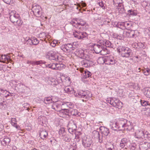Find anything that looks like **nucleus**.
I'll return each instance as SVG.
<instances>
[{
  "label": "nucleus",
  "instance_id": "nucleus-7",
  "mask_svg": "<svg viewBox=\"0 0 150 150\" xmlns=\"http://www.w3.org/2000/svg\"><path fill=\"white\" fill-rule=\"evenodd\" d=\"M107 102L112 106L118 108L121 107L122 103L120 101L115 98H109L107 100Z\"/></svg>",
  "mask_w": 150,
  "mask_h": 150
},
{
  "label": "nucleus",
  "instance_id": "nucleus-46",
  "mask_svg": "<svg viewBox=\"0 0 150 150\" xmlns=\"http://www.w3.org/2000/svg\"><path fill=\"white\" fill-rule=\"evenodd\" d=\"M105 58H104L103 57H100L98 59V62L100 64H103L104 63L105 64Z\"/></svg>",
  "mask_w": 150,
  "mask_h": 150
},
{
  "label": "nucleus",
  "instance_id": "nucleus-59",
  "mask_svg": "<svg viewBox=\"0 0 150 150\" xmlns=\"http://www.w3.org/2000/svg\"><path fill=\"white\" fill-rule=\"evenodd\" d=\"M99 6L101 7L103 9L105 8V6H104L103 3L102 1L100 2H99L98 3Z\"/></svg>",
  "mask_w": 150,
  "mask_h": 150
},
{
  "label": "nucleus",
  "instance_id": "nucleus-19",
  "mask_svg": "<svg viewBox=\"0 0 150 150\" xmlns=\"http://www.w3.org/2000/svg\"><path fill=\"white\" fill-rule=\"evenodd\" d=\"M62 109H65L69 110L70 108H73L74 105L71 102H62L61 103Z\"/></svg>",
  "mask_w": 150,
  "mask_h": 150
},
{
  "label": "nucleus",
  "instance_id": "nucleus-45",
  "mask_svg": "<svg viewBox=\"0 0 150 150\" xmlns=\"http://www.w3.org/2000/svg\"><path fill=\"white\" fill-rule=\"evenodd\" d=\"M141 103L142 105L144 106H146L147 105L150 106V104L149 102L144 100H141Z\"/></svg>",
  "mask_w": 150,
  "mask_h": 150
},
{
  "label": "nucleus",
  "instance_id": "nucleus-21",
  "mask_svg": "<svg viewBox=\"0 0 150 150\" xmlns=\"http://www.w3.org/2000/svg\"><path fill=\"white\" fill-rule=\"evenodd\" d=\"M47 83L52 85H57L59 83V82L56 78L52 77H49L46 79Z\"/></svg>",
  "mask_w": 150,
  "mask_h": 150
},
{
  "label": "nucleus",
  "instance_id": "nucleus-9",
  "mask_svg": "<svg viewBox=\"0 0 150 150\" xmlns=\"http://www.w3.org/2000/svg\"><path fill=\"white\" fill-rule=\"evenodd\" d=\"M82 144L85 148H88L92 146V141L90 137H84L82 139Z\"/></svg>",
  "mask_w": 150,
  "mask_h": 150
},
{
  "label": "nucleus",
  "instance_id": "nucleus-30",
  "mask_svg": "<svg viewBox=\"0 0 150 150\" xmlns=\"http://www.w3.org/2000/svg\"><path fill=\"white\" fill-rule=\"evenodd\" d=\"M1 141V144L4 146L8 145L11 142V139L10 138L6 137Z\"/></svg>",
  "mask_w": 150,
  "mask_h": 150
},
{
  "label": "nucleus",
  "instance_id": "nucleus-57",
  "mask_svg": "<svg viewBox=\"0 0 150 150\" xmlns=\"http://www.w3.org/2000/svg\"><path fill=\"white\" fill-rule=\"evenodd\" d=\"M144 138L146 137H150V134L147 132H144Z\"/></svg>",
  "mask_w": 150,
  "mask_h": 150
},
{
  "label": "nucleus",
  "instance_id": "nucleus-18",
  "mask_svg": "<svg viewBox=\"0 0 150 150\" xmlns=\"http://www.w3.org/2000/svg\"><path fill=\"white\" fill-rule=\"evenodd\" d=\"M116 122L119 128V129L122 130L123 129L125 125V123L127 122V120L123 118H120L117 119Z\"/></svg>",
  "mask_w": 150,
  "mask_h": 150
},
{
  "label": "nucleus",
  "instance_id": "nucleus-43",
  "mask_svg": "<svg viewBox=\"0 0 150 150\" xmlns=\"http://www.w3.org/2000/svg\"><path fill=\"white\" fill-rule=\"evenodd\" d=\"M22 23L23 21L19 17V18L14 23V24L18 26H20L22 25Z\"/></svg>",
  "mask_w": 150,
  "mask_h": 150
},
{
  "label": "nucleus",
  "instance_id": "nucleus-53",
  "mask_svg": "<svg viewBox=\"0 0 150 150\" xmlns=\"http://www.w3.org/2000/svg\"><path fill=\"white\" fill-rule=\"evenodd\" d=\"M41 10H40L39 11H36L35 13H34L35 16L38 17H40L42 15V12L41 11Z\"/></svg>",
  "mask_w": 150,
  "mask_h": 150
},
{
  "label": "nucleus",
  "instance_id": "nucleus-11",
  "mask_svg": "<svg viewBox=\"0 0 150 150\" xmlns=\"http://www.w3.org/2000/svg\"><path fill=\"white\" fill-rule=\"evenodd\" d=\"M130 141L128 138H124L121 139L120 144V147L123 148L125 146L129 147L130 146Z\"/></svg>",
  "mask_w": 150,
  "mask_h": 150
},
{
  "label": "nucleus",
  "instance_id": "nucleus-32",
  "mask_svg": "<svg viewBox=\"0 0 150 150\" xmlns=\"http://www.w3.org/2000/svg\"><path fill=\"white\" fill-rule=\"evenodd\" d=\"M47 132L45 129H42L40 130V136L42 139H44L47 136Z\"/></svg>",
  "mask_w": 150,
  "mask_h": 150
},
{
  "label": "nucleus",
  "instance_id": "nucleus-40",
  "mask_svg": "<svg viewBox=\"0 0 150 150\" xmlns=\"http://www.w3.org/2000/svg\"><path fill=\"white\" fill-rule=\"evenodd\" d=\"M125 29H129L132 26V23L130 22H124Z\"/></svg>",
  "mask_w": 150,
  "mask_h": 150
},
{
  "label": "nucleus",
  "instance_id": "nucleus-52",
  "mask_svg": "<svg viewBox=\"0 0 150 150\" xmlns=\"http://www.w3.org/2000/svg\"><path fill=\"white\" fill-rule=\"evenodd\" d=\"M80 36H81V38L80 39H82L87 37V34L86 32H80Z\"/></svg>",
  "mask_w": 150,
  "mask_h": 150
},
{
  "label": "nucleus",
  "instance_id": "nucleus-3",
  "mask_svg": "<svg viewBox=\"0 0 150 150\" xmlns=\"http://www.w3.org/2000/svg\"><path fill=\"white\" fill-rule=\"evenodd\" d=\"M93 134H94L95 138L98 139L99 142L100 143H103L105 144L107 143L109 138L103 135H100L98 132L97 131H94L93 132Z\"/></svg>",
  "mask_w": 150,
  "mask_h": 150
},
{
  "label": "nucleus",
  "instance_id": "nucleus-61",
  "mask_svg": "<svg viewBox=\"0 0 150 150\" xmlns=\"http://www.w3.org/2000/svg\"><path fill=\"white\" fill-rule=\"evenodd\" d=\"M145 32L147 33L148 35H150V28H147L145 30Z\"/></svg>",
  "mask_w": 150,
  "mask_h": 150
},
{
  "label": "nucleus",
  "instance_id": "nucleus-51",
  "mask_svg": "<svg viewBox=\"0 0 150 150\" xmlns=\"http://www.w3.org/2000/svg\"><path fill=\"white\" fill-rule=\"evenodd\" d=\"M77 18H76L74 20H74L71 21V23L72 25L73 26L75 27L78 29L77 24V23L76 22H77Z\"/></svg>",
  "mask_w": 150,
  "mask_h": 150
},
{
  "label": "nucleus",
  "instance_id": "nucleus-49",
  "mask_svg": "<svg viewBox=\"0 0 150 150\" xmlns=\"http://www.w3.org/2000/svg\"><path fill=\"white\" fill-rule=\"evenodd\" d=\"M32 42L33 45H36L38 44L39 43V41L37 40L36 38H32Z\"/></svg>",
  "mask_w": 150,
  "mask_h": 150
},
{
  "label": "nucleus",
  "instance_id": "nucleus-15",
  "mask_svg": "<svg viewBox=\"0 0 150 150\" xmlns=\"http://www.w3.org/2000/svg\"><path fill=\"white\" fill-rule=\"evenodd\" d=\"M15 11H12L10 14V19L13 23L18 19L20 16L18 14L15 13Z\"/></svg>",
  "mask_w": 150,
  "mask_h": 150
},
{
  "label": "nucleus",
  "instance_id": "nucleus-62",
  "mask_svg": "<svg viewBox=\"0 0 150 150\" xmlns=\"http://www.w3.org/2000/svg\"><path fill=\"white\" fill-rule=\"evenodd\" d=\"M9 96H12L11 93L8 91L7 94L4 96V97L6 98H7Z\"/></svg>",
  "mask_w": 150,
  "mask_h": 150
},
{
  "label": "nucleus",
  "instance_id": "nucleus-31",
  "mask_svg": "<svg viewBox=\"0 0 150 150\" xmlns=\"http://www.w3.org/2000/svg\"><path fill=\"white\" fill-rule=\"evenodd\" d=\"M110 128L112 129L115 131H117L118 129H119L117 124V122H110Z\"/></svg>",
  "mask_w": 150,
  "mask_h": 150
},
{
  "label": "nucleus",
  "instance_id": "nucleus-39",
  "mask_svg": "<svg viewBox=\"0 0 150 150\" xmlns=\"http://www.w3.org/2000/svg\"><path fill=\"white\" fill-rule=\"evenodd\" d=\"M32 9L34 13H35L36 11H39L40 10H42L40 6H33Z\"/></svg>",
  "mask_w": 150,
  "mask_h": 150
},
{
  "label": "nucleus",
  "instance_id": "nucleus-22",
  "mask_svg": "<svg viewBox=\"0 0 150 150\" xmlns=\"http://www.w3.org/2000/svg\"><path fill=\"white\" fill-rule=\"evenodd\" d=\"M105 64L107 65H113L116 62L115 59L113 57H105Z\"/></svg>",
  "mask_w": 150,
  "mask_h": 150
},
{
  "label": "nucleus",
  "instance_id": "nucleus-10",
  "mask_svg": "<svg viewBox=\"0 0 150 150\" xmlns=\"http://www.w3.org/2000/svg\"><path fill=\"white\" fill-rule=\"evenodd\" d=\"M76 122L71 120L69 121L68 125L69 131L71 133L73 132H74L76 129Z\"/></svg>",
  "mask_w": 150,
  "mask_h": 150
},
{
  "label": "nucleus",
  "instance_id": "nucleus-1",
  "mask_svg": "<svg viewBox=\"0 0 150 150\" xmlns=\"http://www.w3.org/2000/svg\"><path fill=\"white\" fill-rule=\"evenodd\" d=\"M117 49L122 57L129 58L132 55V50L127 47L119 45Z\"/></svg>",
  "mask_w": 150,
  "mask_h": 150
},
{
  "label": "nucleus",
  "instance_id": "nucleus-16",
  "mask_svg": "<svg viewBox=\"0 0 150 150\" xmlns=\"http://www.w3.org/2000/svg\"><path fill=\"white\" fill-rule=\"evenodd\" d=\"M11 61V60L9 55L6 54L0 55V62L7 64Z\"/></svg>",
  "mask_w": 150,
  "mask_h": 150
},
{
  "label": "nucleus",
  "instance_id": "nucleus-41",
  "mask_svg": "<svg viewBox=\"0 0 150 150\" xmlns=\"http://www.w3.org/2000/svg\"><path fill=\"white\" fill-rule=\"evenodd\" d=\"M80 32L78 31L77 30H75L73 32V35L75 38H76L78 39L81 38V36L80 35Z\"/></svg>",
  "mask_w": 150,
  "mask_h": 150
},
{
  "label": "nucleus",
  "instance_id": "nucleus-38",
  "mask_svg": "<svg viewBox=\"0 0 150 150\" xmlns=\"http://www.w3.org/2000/svg\"><path fill=\"white\" fill-rule=\"evenodd\" d=\"M116 26L122 30L125 29V23L124 22H118L116 25Z\"/></svg>",
  "mask_w": 150,
  "mask_h": 150
},
{
  "label": "nucleus",
  "instance_id": "nucleus-29",
  "mask_svg": "<svg viewBox=\"0 0 150 150\" xmlns=\"http://www.w3.org/2000/svg\"><path fill=\"white\" fill-rule=\"evenodd\" d=\"M76 54L79 56L80 57L82 58H84L86 57L85 54L84 53V51L81 49H79L76 50Z\"/></svg>",
  "mask_w": 150,
  "mask_h": 150
},
{
  "label": "nucleus",
  "instance_id": "nucleus-23",
  "mask_svg": "<svg viewBox=\"0 0 150 150\" xmlns=\"http://www.w3.org/2000/svg\"><path fill=\"white\" fill-rule=\"evenodd\" d=\"M81 65L84 67H88L93 64V62L90 60L85 59L81 62Z\"/></svg>",
  "mask_w": 150,
  "mask_h": 150
},
{
  "label": "nucleus",
  "instance_id": "nucleus-25",
  "mask_svg": "<svg viewBox=\"0 0 150 150\" xmlns=\"http://www.w3.org/2000/svg\"><path fill=\"white\" fill-rule=\"evenodd\" d=\"M69 111L67 109H61L59 111L58 115L62 117H65L67 116H69Z\"/></svg>",
  "mask_w": 150,
  "mask_h": 150
},
{
  "label": "nucleus",
  "instance_id": "nucleus-34",
  "mask_svg": "<svg viewBox=\"0 0 150 150\" xmlns=\"http://www.w3.org/2000/svg\"><path fill=\"white\" fill-rule=\"evenodd\" d=\"M46 62L44 61L40 60L38 61H32L31 64L33 65H41V64H45Z\"/></svg>",
  "mask_w": 150,
  "mask_h": 150
},
{
  "label": "nucleus",
  "instance_id": "nucleus-24",
  "mask_svg": "<svg viewBox=\"0 0 150 150\" xmlns=\"http://www.w3.org/2000/svg\"><path fill=\"white\" fill-rule=\"evenodd\" d=\"M144 132L142 129L137 130L135 133V136L137 138H144Z\"/></svg>",
  "mask_w": 150,
  "mask_h": 150
},
{
  "label": "nucleus",
  "instance_id": "nucleus-28",
  "mask_svg": "<svg viewBox=\"0 0 150 150\" xmlns=\"http://www.w3.org/2000/svg\"><path fill=\"white\" fill-rule=\"evenodd\" d=\"M64 90L66 93L69 94L74 93V91L73 88H72L71 86H67L64 87Z\"/></svg>",
  "mask_w": 150,
  "mask_h": 150
},
{
  "label": "nucleus",
  "instance_id": "nucleus-58",
  "mask_svg": "<svg viewBox=\"0 0 150 150\" xmlns=\"http://www.w3.org/2000/svg\"><path fill=\"white\" fill-rule=\"evenodd\" d=\"M107 149L108 150H115L114 146L112 144H111V146L110 147H108V146H107Z\"/></svg>",
  "mask_w": 150,
  "mask_h": 150
},
{
  "label": "nucleus",
  "instance_id": "nucleus-64",
  "mask_svg": "<svg viewBox=\"0 0 150 150\" xmlns=\"http://www.w3.org/2000/svg\"><path fill=\"white\" fill-rule=\"evenodd\" d=\"M76 146H71L70 147L69 149V150H76Z\"/></svg>",
  "mask_w": 150,
  "mask_h": 150
},
{
  "label": "nucleus",
  "instance_id": "nucleus-36",
  "mask_svg": "<svg viewBox=\"0 0 150 150\" xmlns=\"http://www.w3.org/2000/svg\"><path fill=\"white\" fill-rule=\"evenodd\" d=\"M144 95L147 98H150V88H146L144 89Z\"/></svg>",
  "mask_w": 150,
  "mask_h": 150
},
{
  "label": "nucleus",
  "instance_id": "nucleus-27",
  "mask_svg": "<svg viewBox=\"0 0 150 150\" xmlns=\"http://www.w3.org/2000/svg\"><path fill=\"white\" fill-rule=\"evenodd\" d=\"M61 103V102L58 101L53 105L52 108L57 111H59L61 109H62Z\"/></svg>",
  "mask_w": 150,
  "mask_h": 150
},
{
  "label": "nucleus",
  "instance_id": "nucleus-50",
  "mask_svg": "<svg viewBox=\"0 0 150 150\" xmlns=\"http://www.w3.org/2000/svg\"><path fill=\"white\" fill-rule=\"evenodd\" d=\"M128 14L132 16H136L137 15V13L132 10H129L128 11Z\"/></svg>",
  "mask_w": 150,
  "mask_h": 150
},
{
  "label": "nucleus",
  "instance_id": "nucleus-48",
  "mask_svg": "<svg viewBox=\"0 0 150 150\" xmlns=\"http://www.w3.org/2000/svg\"><path fill=\"white\" fill-rule=\"evenodd\" d=\"M143 4H144V6H146L145 8L146 10L150 12V4L149 3H147L146 1L144 2Z\"/></svg>",
  "mask_w": 150,
  "mask_h": 150
},
{
  "label": "nucleus",
  "instance_id": "nucleus-47",
  "mask_svg": "<svg viewBox=\"0 0 150 150\" xmlns=\"http://www.w3.org/2000/svg\"><path fill=\"white\" fill-rule=\"evenodd\" d=\"M1 101H2V100H0V107L2 109H4L6 106V102L5 101H3L2 102Z\"/></svg>",
  "mask_w": 150,
  "mask_h": 150
},
{
  "label": "nucleus",
  "instance_id": "nucleus-5",
  "mask_svg": "<svg viewBox=\"0 0 150 150\" xmlns=\"http://www.w3.org/2000/svg\"><path fill=\"white\" fill-rule=\"evenodd\" d=\"M58 133L61 139L63 141L67 142H69L70 141L71 138L69 135L66 132L64 128L60 129Z\"/></svg>",
  "mask_w": 150,
  "mask_h": 150
},
{
  "label": "nucleus",
  "instance_id": "nucleus-56",
  "mask_svg": "<svg viewBox=\"0 0 150 150\" xmlns=\"http://www.w3.org/2000/svg\"><path fill=\"white\" fill-rule=\"evenodd\" d=\"M26 43L28 45H33L32 38L31 39H29L26 40Z\"/></svg>",
  "mask_w": 150,
  "mask_h": 150
},
{
  "label": "nucleus",
  "instance_id": "nucleus-33",
  "mask_svg": "<svg viewBox=\"0 0 150 150\" xmlns=\"http://www.w3.org/2000/svg\"><path fill=\"white\" fill-rule=\"evenodd\" d=\"M141 70L144 75L148 76L150 75V69L149 68L144 67L143 69H142Z\"/></svg>",
  "mask_w": 150,
  "mask_h": 150
},
{
  "label": "nucleus",
  "instance_id": "nucleus-12",
  "mask_svg": "<svg viewBox=\"0 0 150 150\" xmlns=\"http://www.w3.org/2000/svg\"><path fill=\"white\" fill-rule=\"evenodd\" d=\"M61 49L64 52H69L74 50V47L72 45L71 43L66 44L62 45L61 47Z\"/></svg>",
  "mask_w": 150,
  "mask_h": 150
},
{
  "label": "nucleus",
  "instance_id": "nucleus-35",
  "mask_svg": "<svg viewBox=\"0 0 150 150\" xmlns=\"http://www.w3.org/2000/svg\"><path fill=\"white\" fill-rule=\"evenodd\" d=\"M55 66V70H60L65 68L64 65L62 63H56Z\"/></svg>",
  "mask_w": 150,
  "mask_h": 150
},
{
  "label": "nucleus",
  "instance_id": "nucleus-54",
  "mask_svg": "<svg viewBox=\"0 0 150 150\" xmlns=\"http://www.w3.org/2000/svg\"><path fill=\"white\" fill-rule=\"evenodd\" d=\"M0 90H1V92H2L1 97L2 96V95L5 96L8 92V91L6 90H3L2 88Z\"/></svg>",
  "mask_w": 150,
  "mask_h": 150
},
{
  "label": "nucleus",
  "instance_id": "nucleus-63",
  "mask_svg": "<svg viewBox=\"0 0 150 150\" xmlns=\"http://www.w3.org/2000/svg\"><path fill=\"white\" fill-rule=\"evenodd\" d=\"M6 3L8 4H10L11 1V0H3Z\"/></svg>",
  "mask_w": 150,
  "mask_h": 150
},
{
  "label": "nucleus",
  "instance_id": "nucleus-6",
  "mask_svg": "<svg viewBox=\"0 0 150 150\" xmlns=\"http://www.w3.org/2000/svg\"><path fill=\"white\" fill-rule=\"evenodd\" d=\"M103 41H100V44H95L93 47V49L95 52L96 54H98L103 50L105 51L107 50L105 47L103 46L102 43Z\"/></svg>",
  "mask_w": 150,
  "mask_h": 150
},
{
  "label": "nucleus",
  "instance_id": "nucleus-26",
  "mask_svg": "<svg viewBox=\"0 0 150 150\" xmlns=\"http://www.w3.org/2000/svg\"><path fill=\"white\" fill-rule=\"evenodd\" d=\"M139 33L137 30H131L128 33L129 34L128 35L129 38H136L137 37V34Z\"/></svg>",
  "mask_w": 150,
  "mask_h": 150
},
{
  "label": "nucleus",
  "instance_id": "nucleus-42",
  "mask_svg": "<svg viewBox=\"0 0 150 150\" xmlns=\"http://www.w3.org/2000/svg\"><path fill=\"white\" fill-rule=\"evenodd\" d=\"M46 67H48L51 68L52 69L55 70V63H51L49 64H45Z\"/></svg>",
  "mask_w": 150,
  "mask_h": 150
},
{
  "label": "nucleus",
  "instance_id": "nucleus-2",
  "mask_svg": "<svg viewBox=\"0 0 150 150\" xmlns=\"http://www.w3.org/2000/svg\"><path fill=\"white\" fill-rule=\"evenodd\" d=\"M74 95L78 98H82L86 99H89L91 96V94L90 91L87 90H80L77 92H74Z\"/></svg>",
  "mask_w": 150,
  "mask_h": 150
},
{
  "label": "nucleus",
  "instance_id": "nucleus-60",
  "mask_svg": "<svg viewBox=\"0 0 150 150\" xmlns=\"http://www.w3.org/2000/svg\"><path fill=\"white\" fill-rule=\"evenodd\" d=\"M136 146V144L135 143H133L131 144V146L133 150H134L135 149Z\"/></svg>",
  "mask_w": 150,
  "mask_h": 150
},
{
  "label": "nucleus",
  "instance_id": "nucleus-20",
  "mask_svg": "<svg viewBox=\"0 0 150 150\" xmlns=\"http://www.w3.org/2000/svg\"><path fill=\"white\" fill-rule=\"evenodd\" d=\"M68 111H69V116L72 115L77 117L80 116L81 114V113L77 110L73 109L72 108H70Z\"/></svg>",
  "mask_w": 150,
  "mask_h": 150
},
{
  "label": "nucleus",
  "instance_id": "nucleus-8",
  "mask_svg": "<svg viewBox=\"0 0 150 150\" xmlns=\"http://www.w3.org/2000/svg\"><path fill=\"white\" fill-rule=\"evenodd\" d=\"M77 24L78 29L80 30H85L87 28L85 25L86 22L82 19L80 18H77Z\"/></svg>",
  "mask_w": 150,
  "mask_h": 150
},
{
  "label": "nucleus",
  "instance_id": "nucleus-14",
  "mask_svg": "<svg viewBox=\"0 0 150 150\" xmlns=\"http://www.w3.org/2000/svg\"><path fill=\"white\" fill-rule=\"evenodd\" d=\"M99 129L102 135L109 138L110 133L108 129L104 126H100Z\"/></svg>",
  "mask_w": 150,
  "mask_h": 150
},
{
  "label": "nucleus",
  "instance_id": "nucleus-37",
  "mask_svg": "<svg viewBox=\"0 0 150 150\" xmlns=\"http://www.w3.org/2000/svg\"><path fill=\"white\" fill-rule=\"evenodd\" d=\"M11 124L13 127L18 129L19 127V126L17 125L16 121L15 118H12L11 120Z\"/></svg>",
  "mask_w": 150,
  "mask_h": 150
},
{
  "label": "nucleus",
  "instance_id": "nucleus-55",
  "mask_svg": "<svg viewBox=\"0 0 150 150\" xmlns=\"http://www.w3.org/2000/svg\"><path fill=\"white\" fill-rule=\"evenodd\" d=\"M50 142L52 146H55L57 143V142L54 139L51 140Z\"/></svg>",
  "mask_w": 150,
  "mask_h": 150
},
{
  "label": "nucleus",
  "instance_id": "nucleus-44",
  "mask_svg": "<svg viewBox=\"0 0 150 150\" xmlns=\"http://www.w3.org/2000/svg\"><path fill=\"white\" fill-rule=\"evenodd\" d=\"M52 98L51 97L45 98L44 100V102L46 104H49L51 102Z\"/></svg>",
  "mask_w": 150,
  "mask_h": 150
},
{
  "label": "nucleus",
  "instance_id": "nucleus-4",
  "mask_svg": "<svg viewBox=\"0 0 150 150\" xmlns=\"http://www.w3.org/2000/svg\"><path fill=\"white\" fill-rule=\"evenodd\" d=\"M45 57L46 59L52 61L57 62L59 61V56L55 52L51 50L47 52L45 54Z\"/></svg>",
  "mask_w": 150,
  "mask_h": 150
},
{
  "label": "nucleus",
  "instance_id": "nucleus-17",
  "mask_svg": "<svg viewBox=\"0 0 150 150\" xmlns=\"http://www.w3.org/2000/svg\"><path fill=\"white\" fill-rule=\"evenodd\" d=\"M79 71L82 73L81 74L82 79H87L89 78L92 75L91 72L87 70H85L83 69L80 68Z\"/></svg>",
  "mask_w": 150,
  "mask_h": 150
},
{
  "label": "nucleus",
  "instance_id": "nucleus-13",
  "mask_svg": "<svg viewBox=\"0 0 150 150\" xmlns=\"http://www.w3.org/2000/svg\"><path fill=\"white\" fill-rule=\"evenodd\" d=\"M102 43L103 46H105L106 47H108L111 48H115L116 47H117L118 46V42H117L116 44V42H114V43H111L110 41L108 40L106 41L102 42Z\"/></svg>",
  "mask_w": 150,
  "mask_h": 150
}]
</instances>
